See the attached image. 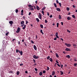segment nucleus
Listing matches in <instances>:
<instances>
[{"label": "nucleus", "instance_id": "1", "mask_svg": "<svg viewBox=\"0 0 77 77\" xmlns=\"http://www.w3.org/2000/svg\"><path fill=\"white\" fill-rule=\"evenodd\" d=\"M20 30H21V29H20V27H18L17 30L16 31V32L17 33H19V32H20Z\"/></svg>", "mask_w": 77, "mask_h": 77}, {"label": "nucleus", "instance_id": "2", "mask_svg": "<svg viewBox=\"0 0 77 77\" xmlns=\"http://www.w3.org/2000/svg\"><path fill=\"white\" fill-rule=\"evenodd\" d=\"M38 14V17L40 20H42V15H41V13H39Z\"/></svg>", "mask_w": 77, "mask_h": 77}, {"label": "nucleus", "instance_id": "3", "mask_svg": "<svg viewBox=\"0 0 77 77\" xmlns=\"http://www.w3.org/2000/svg\"><path fill=\"white\" fill-rule=\"evenodd\" d=\"M33 58L37 59H39V57L36 56V55H34L33 56Z\"/></svg>", "mask_w": 77, "mask_h": 77}, {"label": "nucleus", "instance_id": "4", "mask_svg": "<svg viewBox=\"0 0 77 77\" xmlns=\"http://www.w3.org/2000/svg\"><path fill=\"white\" fill-rule=\"evenodd\" d=\"M36 8L37 10H38V11H39V10H40V8H39V7L38 6V5H36Z\"/></svg>", "mask_w": 77, "mask_h": 77}, {"label": "nucleus", "instance_id": "5", "mask_svg": "<svg viewBox=\"0 0 77 77\" xmlns=\"http://www.w3.org/2000/svg\"><path fill=\"white\" fill-rule=\"evenodd\" d=\"M34 49L35 50H37V48L36 47V45H34Z\"/></svg>", "mask_w": 77, "mask_h": 77}, {"label": "nucleus", "instance_id": "6", "mask_svg": "<svg viewBox=\"0 0 77 77\" xmlns=\"http://www.w3.org/2000/svg\"><path fill=\"white\" fill-rule=\"evenodd\" d=\"M56 9L57 11H58V12H60V9L59 8H57Z\"/></svg>", "mask_w": 77, "mask_h": 77}, {"label": "nucleus", "instance_id": "7", "mask_svg": "<svg viewBox=\"0 0 77 77\" xmlns=\"http://www.w3.org/2000/svg\"><path fill=\"white\" fill-rule=\"evenodd\" d=\"M29 10H30L31 11L34 10V8H29Z\"/></svg>", "mask_w": 77, "mask_h": 77}, {"label": "nucleus", "instance_id": "8", "mask_svg": "<svg viewBox=\"0 0 77 77\" xmlns=\"http://www.w3.org/2000/svg\"><path fill=\"white\" fill-rule=\"evenodd\" d=\"M23 10H22L21 11V15H23Z\"/></svg>", "mask_w": 77, "mask_h": 77}, {"label": "nucleus", "instance_id": "9", "mask_svg": "<svg viewBox=\"0 0 77 77\" xmlns=\"http://www.w3.org/2000/svg\"><path fill=\"white\" fill-rule=\"evenodd\" d=\"M9 23H10L11 24H13L14 23L13 22V21H10L9 22Z\"/></svg>", "mask_w": 77, "mask_h": 77}, {"label": "nucleus", "instance_id": "10", "mask_svg": "<svg viewBox=\"0 0 77 77\" xmlns=\"http://www.w3.org/2000/svg\"><path fill=\"white\" fill-rule=\"evenodd\" d=\"M39 75H42V71H41L39 73Z\"/></svg>", "mask_w": 77, "mask_h": 77}, {"label": "nucleus", "instance_id": "11", "mask_svg": "<svg viewBox=\"0 0 77 77\" xmlns=\"http://www.w3.org/2000/svg\"><path fill=\"white\" fill-rule=\"evenodd\" d=\"M71 17H68V20H71Z\"/></svg>", "mask_w": 77, "mask_h": 77}, {"label": "nucleus", "instance_id": "12", "mask_svg": "<svg viewBox=\"0 0 77 77\" xmlns=\"http://www.w3.org/2000/svg\"><path fill=\"white\" fill-rule=\"evenodd\" d=\"M56 56L57 57V58L59 57V55H58V54H57V53L56 54Z\"/></svg>", "mask_w": 77, "mask_h": 77}, {"label": "nucleus", "instance_id": "13", "mask_svg": "<svg viewBox=\"0 0 77 77\" xmlns=\"http://www.w3.org/2000/svg\"><path fill=\"white\" fill-rule=\"evenodd\" d=\"M49 60L50 61H51V62H53V59H52L51 58H50Z\"/></svg>", "mask_w": 77, "mask_h": 77}, {"label": "nucleus", "instance_id": "14", "mask_svg": "<svg viewBox=\"0 0 77 77\" xmlns=\"http://www.w3.org/2000/svg\"><path fill=\"white\" fill-rule=\"evenodd\" d=\"M36 20L38 22H39V19L38 18H36Z\"/></svg>", "mask_w": 77, "mask_h": 77}, {"label": "nucleus", "instance_id": "15", "mask_svg": "<svg viewBox=\"0 0 77 77\" xmlns=\"http://www.w3.org/2000/svg\"><path fill=\"white\" fill-rule=\"evenodd\" d=\"M21 24H24V21H22L21 22Z\"/></svg>", "mask_w": 77, "mask_h": 77}, {"label": "nucleus", "instance_id": "16", "mask_svg": "<svg viewBox=\"0 0 77 77\" xmlns=\"http://www.w3.org/2000/svg\"><path fill=\"white\" fill-rule=\"evenodd\" d=\"M19 53L20 54V55L21 56H22V55H23V52L22 51H21Z\"/></svg>", "mask_w": 77, "mask_h": 77}, {"label": "nucleus", "instance_id": "17", "mask_svg": "<svg viewBox=\"0 0 77 77\" xmlns=\"http://www.w3.org/2000/svg\"><path fill=\"white\" fill-rule=\"evenodd\" d=\"M73 46L74 47V48H76V47H77V45H76L73 44Z\"/></svg>", "mask_w": 77, "mask_h": 77}, {"label": "nucleus", "instance_id": "18", "mask_svg": "<svg viewBox=\"0 0 77 77\" xmlns=\"http://www.w3.org/2000/svg\"><path fill=\"white\" fill-rule=\"evenodd\" d=\"M54 5L55 7V8H57V5H56V4L55 3H54Z\"/></svg>", "mask_w": 77, "mask_h": 77}, {"label": "nucleus", "instance_id": "19", "mask_svg": "<svg viewBox=\"0 0 77 77\" xmlns=\"http://www.w3.org/2000/svg\"><path fill=\"white\" fill-rule=\"evenodd\" d=\"M72 17L73 18H75V15H72Z\"/></svg>", "mask_w": 77, "mask_h": 77}, {"label": "nucleus", "instance_id": "20", "mask_svg": "<svg viewBox=\"0 0 77 77\" xmlns=\"http://www.w3.org/2000/svg\"><path fill=\"white\" fill-rule=\"evenodd\" d=\"M40 32L42 34V35H44V33L42 32V30H40Z\"/></svg>", "mask_w": 77, "mask_h": 77}, {"label": "nucleus", "instance_id": "21", "mask_svg": "<svg viewBox=\"0 0 77 77\" xmlns=\"http://www.w3.org/2000/svg\"><path fill=\"white\" fill-rule=\"evenodd\" d=\"M60 72L61 73V75H62L63 74V72H62V71H60Z\"/></svg>", "mask_w": 77, "mask_h": 77}, {"label": "nucleus", "instance_id": "22", "mask_svg": "<svg viewBox=\"0 0 77 77\" xmlns=\"http://www.w3.org/2000/svg\"><path fill=\"white\" fill-rule=\"evenodd\" d=\"M54 74H55V72H54H54H52V75H54Z\"/></svg>", "mask_w": 77, "mask_h": 77}, {"label": "nucleus", "instance_id": "23", "mask_svg": "<svg viewBox=\"0 0 77 77\" xmlns=\"http://www.w3.org/2000/svg\"><path fill=\"white\" fill-rule=\"evenodd\" d=\"M28 7L29 8H32V5H28Z\"/></svg>", "mask_w": 77, "mask_h": 77}, {"label": "nucleus", "instance_id": "24", "mask_svg": "<svg viewBox=\"0 0 77 77\" xmlns=\"http://www.w3.org/2000/svg\"><path fill=\"white\" fill-rule=\"evenodd\" d=\"M45 7H43L42 9V11H44V10H45Z\"/></svg>", "mask_w": 77, "mask_h": 77}, {"label": "nucleus", "instance_id": "25", "mask_svg": "<svg viewBox=\"0 0 77 77\" xmlns=\"http://www.w3.org/2000/svg\"><path fill=\"white\" fill-rule=\"evenodd\" d=\"M17 75H19V74H20V72H19V71H17Z\"/></svg>", "mask_w": 77, "mask_h": 77}, {"label": "nucleus", "instance_id": "26", "mask_svg": "<svg viewBox=\"0 0 77 77\" xmlns=\"http://www.w3.org/2000/svg\"><path fill=\"white\" fill-rule=\"evenodd\" d=\"M71 46V45L70 44H68V47H70Z\"/></svg>", "mask_w": 77, "mask_h": 77}, {"label": "nucleus", "instance_id": "27", "mask_svg": "<svg viewBox=\"0 0 77 77\" xmlns=\"http://www.w3.org/2000/svg\"><path fill=\"white\" fill-rule=\"evenodd\" d=\"M57 27H59V23H57Z\"/></svg>", "mask_w": 77, "mask_h": 77}, {"label": "nucleus", "instance_id": "28", "mask_svg": "<svg viewBox=\"0 0 77 77\" xmlns=\"http://www.w3.org/2000/svg\"><path fill=\"white\" fill-rule=\"evenodd\" d=\"M42 13L43 15H44V11H43L42 10Z\"/></svg>", "mask_w": 77, "mask_h": 77}, {"label": "nucleus", "instance_id": "29", "mask_svg": "<svg viewBox=\"0 0 77 77\" xmlns=\"http://www.w3.org/2000/svg\"><path fill=\"white\" fill-rule=\"evenodd\" d=\"M55 36H58V32H57L56 33V34H55Z\"/></svg>", "mask_w": 77, "mask_h": 77}, {"label": "nucleus", "instance_id": "30", "mask_svg": "<svg viewBox=\"0 0 77 77\" xmlns=\"http://www.w3.org/2000/svg\"><path fill=\"white\" fill-rule=\"evenodd\" d=\"M45 23H48V21L46 19L45 20Z\"/></svg>", "mask_w": 77, "mask_h": 77}, {"label": "nucleus", "instance_id": "31", "mask_svg": "<svg viewBox=\"0 0 77 77\" xmlns=\"http://www.w3.org/2000/svg\"><path fill=\"white\" fill-rule=\"evenodd\" d=\"M40 27L41 28H43V25H40Z\"/></svg>", "mask_w": 77, "mask_h": 77}, {"label": "nucleus", "instance_id": "32", "mask_svg": "<svg viewBox=\"0 0 77 77\" xmlns=\"http://www.w3.org/2000/svg\"><path fill=\"white\" fill-rule=\"evenodd\" d=\"M77 63H74V66H77Z\"/></svg>", "mask_w": 77, "mask_h": 77}, {"label": "nucleus", "instance_id": "33", "mask_svg": "<svg viewBox=\"0 0 77 77\" xmlns=\"http://www.w3.org/2000/svg\"><path fill=\"white\" fill-rule=\"evenodd\" d=\"M15 12H16V13H17L18 12V9L16 10Z\"/></svg>", "mask_w": 77, "mask_h": 77}, {"label": "nucleus", "instance_id": "34", "mask_svg": "<svg viewBox=\"0 0 77 77\" xmlns=\"http://www.w3.org/2000/svg\"><path fill=\"white\" fill-rule=\"evenodd\" d=\"M59 19H61V18H62V17H61V16H60V15H59Z\"/></svg>", "mask_w": 77, "mask_h": 77}, {"label": "nucleus", "instance_id": "35", "mask_svg": "<svg viewBox=\"0 0 77 77\" xmlns=\"http://www.w3.org/2000/svg\"><path fill=\"white\" fill-rule=\"evenodd\" d=\"M50 56H48V57H47V59H48H48H50Z\"/></svg>", "mask_w": 77, "mask_h": 77}, {"label": "nucleus", "instance_id": "36", "mask_svg": "<svg viewBox=\"0 0 77 77\" xmlns=\"http://www.w3.org/2000/svg\"><path fill=\"white\" fill-rule=\"evenodd\" d=\"M31 43H32V44H34V42L32 40L31 41Z\"/></svg>", "mask_w": 77, "mask_h": 77}, {"label": "nucleus", "instance_id": "37", "mask_svg": "<svg viewBox=\"0 0 77 77\" xmlns=\"http://www.w3.org/2000/svg\"><path fill=\"white\" fill-rule=\"evenodd\" d=\"M47 70L48 71V70H49L50 69V68H49V67H47Z\"/></svg>", "mask_w": 77, "mask_h": 77}, {"label": "nucleus", "instance_id": "38", "mask_svg": "<svg viewBox=\"0 0 77 77\" xmlns=\"http://www.w3.org/2000/svg\"><path fill=\"white\" fill-rule=\"evenodd\" d=\"M26 24H27V23H28V22L27 20H26Z\"/></svg>", "mask_w": 77, "mask_h": 77}, {"label": "nucleus", "instance_id": "39", "mask_svg": "<svg viewBox=\"0 0 77 77\" xmlns=\"http://www.w3.org/2000/svg\"><path fill=\"white\" fill-rule=\"evenodd\" d=\"M35 70L36 71H38V69L36 68H35Z\"/></svg>", "mask_w": 77, "mask_h": 77}, {"label": "nucleus", "instance_id": "40", "mask_svg": "<svg viewBox=\"0 0 77 77\" xmlns=\"http://www.w3.org/2000/svg\"><path fill=\"white\" fill-rule=\"evenodd\" d=\"M57 39V38L56 37L54 39V40L55 41H56Z\"/></svg>", "mask_w": 77, "mask_h": 77}, {"label": "nucleus", "instance_id": "41", "mask_svg": "<svg viewBox=\"0 0 77 77\" xmlns=\"http://www.w3.org/2000/svg\"><path fill=\"white\" fill-rule=\"evenodd\" d=\"M45 72H46V71H45V70H44L43 71V73H45Z\"/></svg>", "mask_w": 77, "mask_h": 77}, {"label": "nucleus", "instance_id": "42", "mask_svg": "<svg viewBox=\"0 0 77 77\" xmlns=\"http://www.w3.org/2000/svg\"><path fill=\"white\" fill-rule=\"evenodd\" d=\"M68 58H70L71 57L69 55H68Z\"/></svg>", "mask_w": 77, "mask_h": 77}, {"label": "nucleus", "instance_id": "43", "mask_svg": "<svg viewBox=\"0 0 77 77\" xmlns=\"http://www.w3.org/2000/svg\"><path fill=\"white\" fill-rule=\"evenodd\" d=\"M33 61L34 62V63H35V60L34 59H33Z\"/></svg>", "mask_w": 77, "mask_h": 77}, {"label": "nucleus", "instance_id": "44", "mask_svg": "<svg viewBox=\"0 0 77 77\" xmlns=\"http://www.w3.org/2000/svg\"><path fill=\"white\" fill-rule=\"evenodd\" d=\"M56 2L57 3H59V1H58V0H57L56 1Z\"/></svg>", "mask_w": 77, "mask_h": 77}, {"label": "nucleus", "instance_id": "45", "mask_svg": "<svg viewBox=\"0 0 77 77\" xmlns=\"http://www.w3.org/2000/svg\"><path fill=\"white\" fill-rule=\"evenodd\" d=\"M59 5L61 7V3H59Z\"/></svg>", "mask_w": 77, "mask_h": 77}, {"label": "nucleus", "instance_id": "46", "mask_svg": "<svg viewBox=\"0 0 77 77\" xmlns=\"http://www.w3.org/2000/svg\"><path fill=\"white\" fill-rule=\"evenodd\" d=\"M50 18H52V17H53V16L52 15H51L50 16Z\"/></svg>", "mask_w": 77, "mask_h": 77}, {"label": "nucleus", "instance_id": "47", "mask_svg": "<svg viewBox=\"0 0 77 77\" xmlns=\"http://www.w3.org/2000/svg\"><path fill=\"white\" fill-rule=\"evenodd\" d=\"M24 44H25V45L26 46V47H27V45H26V43L25 42H24Z\"/></svg>", "mask_w": 77, "mask_h": 77}, {"label": "nucleus", "instance_id": "48", "mask_svg": "<svg viewBox=\"0 0 77 77\" xmlns=\"http://www.w3.org/2000/svg\"><path fill=\"white\" fill-rule=\"evenodd\" d=\"M23 63L20 64V66H23Z\"/></svg>", "mask_w": 77, "mask_h": 77}, {"label": "nucleus", "instance_id": "49", "mask_svg": "<svg viewBox=\"0 0 77 77\" xmlns=\"http://www.w3.org/2000/svg\"><path fill=\"white\" fill-rule=\"evenodd\" d=\"M68 51H71V49L69 48H68Z\"/></svg>", "mask_w": 77, "mask_h": 77}, {"label": "nucleus", "instance_id": "50", "mask_svg": "<svg viewBox=\"0 0 77 77\" xmlns=\"http://www.w3.org/2000/svg\"><path fill=\"white\" fill-rule=\"evenodd\" d=\"M16 53H18V50L17 49H16Z\"/></svg>", "mask_w": 77, "mask_h": 77}, {"label": "nucleus", "instance_id": "51", "mask_svg": "<svg viewBox=\"0 0 77 77\" xmlns=\"http://www.w3.org/2000/svg\"><path fill=\"white\" fill-rule=\"evenodd\" d=\"M24 41V39H23L22 40V42H23Z\"/></svg>", "mask_w": 77, "mask_h": 77}, {"label": "nucleus", "instance_id": "52", "mask_svg": "<svg viewBox=\"0 0 77 77\" xmlns=\"http://www.w3.org/2000/svg\"><path fill=\"white\" fill-rule=\"evenodd\" d=\"M35 38H36V39H37L38 38V36H37V35H35Z\"/></svg>", "mask_w": 77, "mask_h": 77}, {"label": "nucleus", "instance_id": "53", "mask_svg": "<svg viewBox=\"0 0 77 77\" xmlns=\"http://www.w3.org/2000/svg\"><path fill=\"white\" fill-rule=\"evenodd\" d=\"M31 12H30L29 13V15H31Z\"/></svg>", "mask_w": 77, "mask_h": 77}, {"label": "nucleus", "instance_id": "54", "mask_svg": "<svg viewBox=\"0 0 77 77\" xmlns=\"http://www.w3.org/2000/svg\"><path fill=\"white\" fill-rule=\"evenodd\" d=\"M57 65L59 66V67H60V65H59V64H57Z\"/></svg>", "mask_w": 77, "mask_h": 77}, {"label": "nucleus", "instance_id": "55", "mask_svg": "<svg viewBox=\"0 0 77 77\" xmlns=\"http://www.w3.org/2000/svg\"><path fill=\"white\" fill-rule=\"evenodd\" d=\"M56 38H59V36H58V35H57V36H56Z\"/></svg>", "mask_w": 77, "mask_h": 77}, {"label": "nucleus", "instance_id": "56", "mask_svg": "<svg viewBox=\"0 0 77 77\" xmlns=\"http://www.w3.org/2000/svg\"><path fill=\"white\" fill-rule=\"evenodd\" d=\"M14 41H15V39H13V40H12V41L13 42H14Z\"/></svg>", "mask_w": 77, "mask_h": 77}, {"label": "nucleus", "instance_id": "57", "mask_svg": "<svg viewBox=\"0 0 77 77\" xmlns=\"http://www.w3.org/2000/svg\"><path fill=\"white\" fill-rule=\"evenodd\" d=\"M66 51H68V48H66Z\"/></svg>", "mask_w": 77, "mask_h": 77}, {"label": "nucleus", "instance_id": "58", "mask_svg": "<svg viewBox=\"0 0 77 77\" xmlns=\"http://www.w3.org/2000/svg\"><path fill=\"white\" fill-rule=\"evenodd\" d=\"M17 60H18L19 59H20V57H18V58H17Z\"/></svg>", "mask_w": 77, "mask_h": 77}, {"label": "nucleus", "instance_id": "59", "mask_svg": "<svg viewBox=\"0 0 77 77\" xmlns=\"http://www.w3.org/2000/svg\"><path fill=\"white\" fill-rule=\"evenodd\" d=\"M24 24H23V25H21V26L23 27L24 26Z\"/></svg>", "mask_w": 77, "mask_h": 77}, {"label": "nucleus", "instance_id": "60", "mask_svg": "<svg viewBox=\"0 0 77 77\" xmlns=\"http://www.w3.org/2000/svg\"><path fill=\"white\" fill-rule=\"evenodd\" d=\"M68 33H70L71 32V31H69V30H68Z\"/></svg>", "mask_w": 77, "mask_h": 77}, {"label": "nucleus", "instance_id": "61", "mask_svg": "<svg viewBox=\"0 0 77 77\" xmlns=\"http://www.w3.org/2000/svg\"><path fill=\"white\" fill-rule=\"evenodd\" d=\"M72 7H73L74 8H75V6L74 5H72Z\"/></svg>", "mask_w": 77, "mask_h": 77}, {"label": "nucleus", "instance_id": "62", "mask_svg": "<svg viewBox=\"0 0 77 77\" xmlns=\"http://www.w3.org/2000/svg\"><path fill=\"white\" fill-rule=\"evenodd\" d=\"M61 25H62V26H63V22H61Z\"/></svg>", "mask_w": 77, "mask_h": 77}, {"label": "nucleus", "instance_id": "63", "mask_svg": "<svg viewBox=\"0 0 77 77\" xmlns=\"http://www.w3.org/2000/svg\"><path fill=\"white\" fill-rule=\"evenodd\" d=\"M26 28H25L24 27V26L23 27V30H24V29H25Z\"/></svg>", "mask_w": 77, "mask_h": 77}, {"label": "nucleus", "instance_id": "64", "mask_svg": "<svg viewBox=\"0 0 77 77\" xmlns=\"http://www.w3.org/2000/svg\"><path fill=\"white\" fill-rule=\"evenodd\" d=\"M10 72L11 73H12L13 72L12 71H10Z\"/></svg>", "mask_w": 77, "mask_h": 77}]
</instances>
